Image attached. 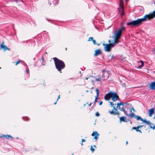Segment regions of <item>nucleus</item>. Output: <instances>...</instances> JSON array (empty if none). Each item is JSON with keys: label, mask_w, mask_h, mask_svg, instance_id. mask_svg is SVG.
<instances>
[{"label": "nucleus", "mask_w": 155, "mask_h": 155, "mask_svg": "<svg viewBox=\"0 0 155 155\" xmlns=\"http://www.w3.org/2000/svg\"><path fill=\"white\" fill-rule=\"evenodd\" d=\"M53 59L56 69L58 71L61 73L62 70L64 69L65 67L64 63L56 57L54 58Z\"/></svg>", "instance_id": "1"}, {"label": "nucleus", "mask_w": 155, "mask_h": 155, "mask_svg": "<svg viewBox=\"0 0 155 155\" xmlns=\"http://www.w3.org/2000/svg\"><path fill=\"white\" fill-rule=\"evenodd\" d=\"M135 118L137 120H140L143 121V122L145 123L146 124L149 125L151 129L153 130H154L155 129V125L154 124L151 122L149 120H147L146 119H143L142 118H141V117L139 116L135 115Z\"/></svg>", "instance_id": "2"}, {"label": "nucleus", "mask_w": 155, "mask_h": 155, "mask_svg": "<svg viewBox=\"0 0 155 155\" xmlns=\"http://www.w3.org/2000/svg\"><path fill=\"white\" fill-rule=\"evenodd\" d=\"M121 24V27L115 33L114 37L116 38L120 39V38L122 31L125 29V27L123 26V24L122 23Z\"/></svg>", "instance_id": "3"}, {"label": "nucleus", "mask_w": 155, "mask_h": 155, "mask_svg": "<svg viewBox=\"0 0 155 155\" xmlns=\"http://www.w3.org/2000/svg\"><path fill=\"white\" fill-rule=\"evenodd\" d=\"M113 101L110 102L109 103L110 104V105L111 107H113V109L112 110H109L108 112L110 114L112 115H119L120 114V113L117 111V110L115 108V106H114V104L113 103Z\"/></svg>", "instance_id": "4"}, {"label": "nucleus", "mask_w": 155, "mask_h": 155, "mask_svg": "<svg viewBox=\"0 0 155 155\" xmlns=\"http://www.w3.org/2000/svg\"><path fill=\"white\" fill-rule=\"evenodd\" d=\"M124 106V104L122 102L117 104V108H118L120 111H123L124 113L127 115V111L125 110Z\"/></svg>", "instance_id": "5"}, {"label": "nucleus", "mask_w": 155, "mask_h": 155, "mask_svg": "<svg viewBox=\"0 0 155 155\" xmlns=\"http://www.w3.org/2000/svg\"><path fill=\"white\" fill-rule=\"evenodd\" d=\"M111 98L113 102H115L119 100V97L116 92L111 91Z\"/></svg>", "instance_id": "6"}, {"label": "nucleus", "mask_w": 155, "mask_h": 155, "mask_svg": "<svg viewBox=\"0 0 155 155\" xmlns=\"http://www.w3.org/2000/svg\"><path fill=\"white\" fill-rule=\"evenodd\" d=\"M2 49L4 51L8 50L9 51L10 50V48H8L6 46L4 45V42L2 41L0 45V49Z\"/></svg>", "instance_id": "7"}, {"label": "nucleus", "mask_w": 155, "mask_h": 155, "mask_svg": "<svg viewBox=\"0 0 155 155\" xmlns=\"http://www.w3.org/2000/svg\"><path fill=\"white\" fill-rule=\"evenodd\" d=\"M103 45L104 46V50L105 51L108 52H110L111 51V48L109 44H105L104 43H103Z\"/></svg>", "instance_id": "8"}, {"label": "nucleus", "mask_w": 155, "mask_h": 155, "mask_svg": "<svg viewBox=\"0 0 155 155\" xmlns=\"http://www.w3.org/2000/svg\"><path fill=\"white\" fill-rule=\"evenodd\" d=\"M91 136L93 137L94 136V139L96 140L98 138V136H99V134L98 133L97 131H94L91 134Z\"/></svg>", "instance_id": "9"}, {"label": "nucleus", "mask_w": 155, "mask_h": 155, "mask_svg": "<svg viewBox=\"0 0 155 155\" xmlns=\"http://www.w3.org/2000/svg\"><path fill=\"white\" fill-rule=\"evenodd\" d=\"M111 98V91L106 94L104 97L106 101H109Z\"/></svg>", "instance_id": "10"}, {"label": "nucleus", "mask_w": 155, "mask_h": 155, "mask_svg": "<svg viewBox=\"0 0 155 155\" xmlns=\"http://www.w3.org/2000/svg\"><path fill=\"white\" fill-rule=\"evenodd\" d=\"M149 87L150 89L155 90V82H153L149 84Z\"/></svg>", "instance_id": "11"}, {"label": "nucleus", "mask_w": 155, "mask_h": 155, "mask_svg": "<svg viewBox=\"0 0 155 155\" xmlns=\"http://www.w3.org/2000/svg\"><path fill=\"white\" fill-rule=\"evenodd\" d=\"M101 53L102 52L101 50L99 49H97L95 51L94 56H97L100 54H101Z\"/></svg>", "instance_id": "12"}, {"label": "nucleus", "mask_w": 155, "mask_h": 155, "mask_svg": "<svg viewBox=\"0 0 155 155\" xmlns=\"http://www.w3.org/2000/svg\"><path fill=\"white\" fill-rule=\"evenodd\" d=\"M129 120H129L127 119L126 117L124 116L121 117L120 118V123H121V122H127Z\"/></svg>", "instance_id": "13"}, {"label": "nucleus", "mask_w": 155, "mask_h": 155, "mask_svg": "<svg viewBox=\"0 0 155 155\" xmlns=\"http://www.w3.org/2000/svg\"><path fill=\"white\" fill-rule=\"evenodd\" d=\"M139 128L138 126L137 127H133L131 129V131L133 130H135L137 132H138L142 134V132L139 129Z\"/></svg>", "instance_id": "14"}, {"label": "nucleus", "mask_w": 155, "mask_h": 155, "mask_svg": "<svg viewBox=\"0 0 155 155\" xmlns=\"http://www.w3.org/2000/svg\"><path fill=\"white\" fill-rule=\"evenodd\" d=\"M0 137L2 138L3 137H5L6 138L9 139L10 138L11 140L13 139V137L10 135H3L2 136H0Z\"/></svg>", "instance_id": "15"}, {"label": "nucleus", "mask_w": 155, "mask_h": 155, "mask_svg": "<svg viewBox=\"0 0 155 155\" xmlns=\"http://www.w3.org/2000/svg\"><path fill=\"white\" fill-rule=\"evenodd\" d=\"M154 110L153 108H151L149 110V117H151L152 116V114L154 113Z\"/></svg>", "instance_id": "16"}, {"label": "nucleus", "mask_w": 155, "mask_h": 155, "mask_svg": "<svg viewBox=\"0 0 155 155\" xmlns=\"http://www.w3.org/2000/svg\"><path fill=\"white\" fill-rule=\"evenodd\" d=\"M102 78H103L104 80H105V79H106L108 78V77L106 76H105V70L104 69L102 70Z\"/></svg>", "instance_id": "17"}, {"label": "nucleus", "mask_w": 155, "mask_h": 155, "mask_svg": "<svg viewBox=\"0 0 155 155\" xmlns=\"http://www.w3.org/2000/svg\"><path fill=\"white\" fill-rule=\"evenodd\" d=\"M96 92L97 93V95L96 96H95V98L96 100H98L99 99V98L98 97L99 95V91L98 89V88H97L96 89Z\"/></svg>", "instance_id": "18"}, {"label": "nucleus", "mask_w": 155, "mask_h": 155, "mask_svg": "<svg viewBox=\"0 0 155 155\" xmlns=\"http://www.w3.org/2000/svg\"><path fill=\"white\" fill-rule=\"evenodd\" d=\"M124 12V8H123V7H120L118 8V12L119 14L121 13L122 12Z\"/></svg>", "instance_id": "19"}, {"label": "nucleus", "mask_w": 155, "mask_h": 155, "mask_svg": "<svg viewBox=\"0 0 155 155\" xmlns=\"http://www.w3.org/2000/svg\"><path fill=\"white\" fill-rule=\"evenodd\" d=\"M136 115L134 114L133 113H131L129 115V116L131 118H132L133 117L135 118V116Z\"/></svg>", "instance_id": "20"}, {"label": "nucleus", "mask_w": 155, "mask_h": 155, "mask_svg": "<svg viewBox=\"0 0 155 155\" xmlns=\"http://www.w3.org/2000/svg\"><path fill=\"white\" fill-rule=\"evenodd\" d=\"M108 42L109 43V45L111 48L114 46L115 45V44L114 42L112 43H110L111 41L110 40H109Z\"/></svg>", "instance_id": "21"}, {"label": "nucleus", "mask_w": 155, "mask_h": 155, "mask_svg": "<svg viewBox=\"0 0 155 155\" xmlns=\"http://www.w3.org/2000/svg\"><path fill=\"white\" fill-rule=\"evenodd\" d=\"M139 62H141V64L137 68H141L144 66V63L142 61H140Z\"/></svg>", "instance_id": "22"}, {"label": "nucleus", "mask_w": 155, "mask_h": 155, "mask_svg": "<svg viewBox=\"0 0 155 155\" xmlns=\"http://www.w3.org/2000/svg\"><path fill=\"white\" fill-rule=\"evenodd\" d=\"M123 7V8H124L123 6V1L122 0H120V7Z\"/></svg>", "instance_id": "23"}, {"label": "nucleus", "mask_w": 155, "mask_h": 155, "mask_svg": "<svg viewBox=\"0 0 155 155\" xmlns=\"http://www.w3.org/2000/svg\"><path fill=\"white\" fill-rule=\"evenodd\" d=\"M95 81H101V76L99 75L98 76V78L95 79Z\"/></svg>", "instance_id": "24"}, {"label": "nucleus", "mask_w": 155, "mask_h": 155, "mask_svg": "<svg viewBox=\"0 0 155 155\" xmlns=\"http://www.w3.org/2000/svg\"><path fill=\"white\" fill-rule=\"evenodd\" d=\"M119 39H117V38H115L114 40V44H115L118 43V42L119 41Z\"/></svg>", "instance_id": "25"}, {"label": "nucleus", "mask_w": 155, "mask_h": 155, "mask_svg": "<svg viewBox=\"0 0 155 155\" xmlns=\"http://www.w3.org/2000/svg\"><path fill=\"white\" fill-rule=\"evenodd\" d=\"M21 61V60L19 59L16 62H13V63H15V65L17 66L18 64H19L20 63Z\"/></svg>", "instance_id": "26"}, {"label": "nucleus", "mask_w": 155, "mask_h": 155, "mask_svg": "<svg viewBox=\"0 0 155 155\" xmlns=\"http://www.w3.org/2000/svg\"><path fill=\"white\" fill-rule=\"evenodd\" d=\"M91 151L92 153L94 152V151L95 150L94 148H93L92 146H91Z\"/></svg>", "instance_id": "27"}, {"label": "nucleus", "mask_w": 155, "mask_h": 155, "mask_svg": "<svg viewBox=\"0 0 155 155\" xmlns=\"http://www.w3.org/2000/svg\"><path fill=\"white\" fill-rule=\"evenodd\" d=\"M95 115L96 116L99 117L100 115V114L98 112H97L95 113Z\"/></svg>", "instance_id": "28"}, {"label": "nucleus", "mask_w": 155, "mask_h": 155, "mask_svg": "<svg viewBox=\"0 0 155 155\" xmlns=\"http://www.w3.org/2000/svg\"><path fill=\"white\" fill-rule=\"evenodd\" d=\"M138 127L139 129H140L141 127H144V128H146V126L143 125H141L138 126Z\"/></svg>", "instance_id": "29"}, {"label": "nucleus", "mask_w": 155, "mask_h": 155, "mask_svg": "<svg viewBox=\"0 0 155 155\" xmlns=\"http://www.w3.org/2000/svg\"><path fill=\"white\" fill-rule=\"evenodd\" d=\"M93 37H90L89 38V39L88 40H87V41H92V40H93Z\"/></svg>", "instance_id": "30"}, {"label": "nucleus", "mask_w": 155, "mask_h": 155, "mask_svg": "<svg viewBox=\"0 0 155 155\" xmlns=\"http://www.w3.org/2000/svg\"><path fill=\"white\" fill-rule=\"evenodd\" d=\"M92 41L93 42L94 45L96 44V41L95 40H94L93 39V40H92Z\"/></svg>", "instance_id": "31"}, {"label": "nucleus", "mask_w": 155, "mask_h": 155, "mask_svg": "<svg viewBox=\"0 0 155 155\" xmlns=\"http://www.w3.org/2000/svg\"><path fill=\"white\" fill-rule=\"evenodd\" d=\"M120 14L121 15V18H122L123 17V16L124 15V12H123L122 13H120Z\"/></svg>", "instance_id": "32"}, {"label": "nucleus", "mask_w": 155, "mask_h": 155, "mask_svg": "<svg viewBox=\"0 0 155 155\" xmlns=\"http://www.w3.org/2000/svg\"><path fill=\"white\" fill-rule=\"evenodd\" d=\"M87 104H88V106H91V105L92 104V103L91 102L90 104L89 103V102H87Z\"/></svg>", "instance_id": "33"}, {"label": "nucleus", "mask_w": 155, "mask_h": 155, "mask_svg": "<svg viewBox=\"0 0 155 155\" xmlns=\"http://www.w3.org/2000/svg\"><path fill=\"white\" fill-rule=\"evenodd\" d=\"M103 104V101H100V103H99V105H102V104Z\"/></svg>", "instance_id": "34"}, {"label": "nucleus", "mask_w": 155, "mask_h": 155, "mask_svg": "<svg viewBox=\"0 0 155 155\" xmlns=\"http://www.w3.org/2000/svg\"><path fill=\"white\" fill-rule=\"evenodd\" d=\"M91 77H92V76L91 75H90L89 77L86 78V79L87 80L89 78Z\"/></svg>", "instance_id": "35"}, {"label": "nucleus", "mask_w": 155, "mask_h": 155, "mask_svg": "<svg viewBox=\"0 0 155 155\" xmlns=\"http://www.w3.org/2000/svg\"><path fill=\"white\" fill-rule=\"evenodd\" d=\"M85 141H86L84 139H83L81 140V142H85Z\"/></svg>", "instance_id": "36"}, {"label": "nucleus", "mask_w": 155, "mask_h": 155, "mask_svg": "<svg viewBox=\"0 0 155 155\" xmlns=\"http://www.w3.org/2000/svg\"><path fill=\"white\" fill-rule=\"evenodd\" d=\"M26 72L27 73H29V71L28 69H27L26 70Z\"/></svg>", "instance_id": "37"}, {"label": "nucleus", "mask_w": 155, "mask_h": 155, "mask_svg": "<svg viewBox=\"0 0 155 155\" xmlns=\"http://www.w3.org/2000/svg\"><path fill=\"white\" fill-rule=\"evenodd\" d=\"M98 102V101H97V100H96V99H95L94 104H96V102Z\"/></svg>", "instance_id": "38"}, {"label": "nucleus", "mask_w": 155, "mask_h": 155, "mask_svg": "<svg viewBox=\"0 0 155 155\" xmlns=\"http://www.w3.org/2000/svg\"><path fill=\"white\" fill-rule=\"evenodd\" d=\"M109 56H110H110H111L110 55ZM114 55H112V56H111V58L114 59Z\"/></svg>", "instance_id": "39"}, {"label": "nucleus", "mask_w": 155, "mask_h": 155, "mask_svg": "<svg viewBox=\"0 0 155 155\" xmlns=\"http://www.w3.org/2000/svg\"><path fill=\"white\" fill-rule=\"evenodd\" d=\"M60 95H59L58 96V97L57 100V101H58V99H59L60 98Z\"/></svg>", "instance_id": "40"}, {"label": "nucleus", "mask_w": 155, "mask_h": 155, "mask_svg": "<svg viewBox=\"0 0 155 155\" xmlns=\"http://www.w3.org/2000/svg\"><path fill=\"white\" fill-rule=\"evenodd\" d=\"M131 110H133L134 111H135V109H134L133 107H132L131 109Z\"/></svg>", "instance_id": "41"}, {"label": "nucleus", "mask_w": 155, "mask_h": 155, "mask_svg": "<svg viewBox=\"0 0 155 155\" xmlns=\"http://www.w3.org/2000/svg\"><path fill=\"white\" fill-rule=\"evenodd\" d=\"M41 59H42L43 61H44V58H43V57H42V58H41Z\"/></svg>", "instance_id": "42"}, {"label": "nucleus", "mask_w": 155, "mask_h": 155, "mask_svg": "<svg viewBox=\"0 0 155 155\" xmlns=\"http://www.w3.org/2000/svg\"><path fill=\"white\" fill-rule=\"evenodd\" d=\"M128 141H127L126 142V145H127V144H128Z\"/></svg>", "instance_id": "43"}, {"label": "nucleus", "mask_w": 155, "mask_h": 155, "mask_svg": "<svg viewBox=\"0 0 155 155\" xmlns=\"http://www.w3.org/2000/svg\"><path fill=\"white\" fill-rule=\"evenodd\" d=\"M15 1L17 3H18V1L17 0H15Z\"/></svg>", "instance_id": "44"}, {"label": "nucleus", "mask_w": 155, "mask_h": 155, "mask_svg": "<svg viewBox=\"0 0 155 155\" xmlns=\"http://www.w3.org/2000/svg\"><path fill=\"white\" fill-rule=\"evenodd\" d=\"M57 101H56L55 102V103H54V105H55V104H56V103H57Z\"/></svg>", "instance_id": "45"}, {"label": "nucleus", "mask_w": 155, "mask_h": 155, "mask_svg": "<svg viewBox=\"0 0 155 155\" xmlns=\"http://www.w3.org/2000/svg\"><path fill=\"white\" fill-rule=\"evenodd\" d=\"M81 145L82 146H83V142H81Z\"/></svg>", "instance_id": "46"}, {"label": "nucleus", "mask_w": 155, "mask_h": 155, "mask_svg": "<svg viewBox=\"0 0 155 155\" xmlns=\"http://www.w3.org/2000/svg\"><path fill=\"white\" fill-rule=\"evenodd\" d=\"M94 147H96V146L95 145H94Z\"/></svg>", "instance_id": "47"}, {"label": "nucleus", "mask_w": 155, "mask_h": 155, "mask_svg": "<svg viewBox=\"0 0 155 155\" xmlns=\"http://www.w3.org/2000/svg\"><path fill=\"white\" fill-rule=\"evenodd\" d=\"M129 0H125L126 2H128Z\"/></svg>", "instance_id": "48"}, {"label": "nucleus", "mask_w": 155, "mask_h": 155, "mask_svg": "<svg viewBox=\"0 0 155 155\" xmlns=\"http://www.w3.org/2000/svg\"><path fill=\"white\" fill-rule=\"evenodd\" d=\"M65 49L66 50H67V48H65Z\"/></svg>", "instance_id": "49"}, {"label": "nucleus", "mask_w": 155, "mask_h": 155, "mask_svg": "<svg viewBox=\"0 0 155 155\" xmlns=\"http://www.w3.org/2000/svg\"><path fill=\"white\" fill-rule=\"evenodd\" d=\"M85 105H86V104H84V106H85Z\"/></svg>", "instance_id": "50"}, {"label": "nucleus", "mask_w": 155, "mask_h": 155, "mask_svg": "<svg viewBox=\"0 0 155 155\" xmlns=\"http://www.w3.org/2000/svg\"><path fill=\"white\" fill-rule=\"evenodd\" d=\"M130 123L132 124V122L131 121H130Z\"/></svg>", "instance_id": "51"}, {"label": "nucleus", "mask_w": 155, "mask_h": 155, "mask_svg": "<svg viewBox=\"0 0 155 155\" xmlns=\"http://www.w3.org/2000/svg\"><path fill=\"white\" fill-rule=\"evenodd\" d=\"M91 93H92V91H91Z\"/></svg>", "instance_id": "52"}]
</instances>
